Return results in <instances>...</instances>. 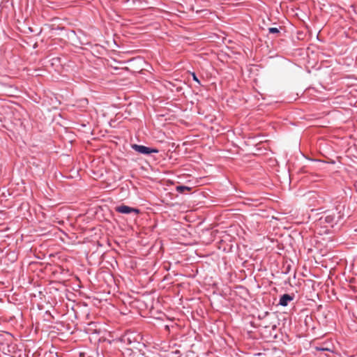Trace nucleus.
Listing matches in <instances>:
<instances>
[{"mask_svg":"<svg viewBox=\"0 0 357 357\" xmlns=\"http://www.w3.org/2000/svg\"><path fill=\"white\" fill-rule=\"evenodd\" d=\"M132 148L135 151L144 154V155H149L151 153H158V150L155 149H151L150 147H147L143 145L138 144H132Z\"/></svg>","mask_w":357,"mask_h":357,"instance_id":"1","label":"nucleus"},{"mask_svg":"<svg viewBox=\"0 0 357 357\" xmlns=\"http://www.w3.org/2000/svg\"><path fill=\"white\" fill-rule=\"evenodd\" d=\"M115 209L116 212L123 214H128L130 213H135V214H138L139 213V209L126 205L118 206L116 207Z\"/></svg>","mask_w":357,"mask_h":357,"instance_id":"2","label":"nucleus"},{"mask_svg":"<svg viewBox=\"0 0 357 357\" xmlns=\"http://www.w3.org/2000/svg\"><path fill=\"white\" fill-rule=\"evenodd\" d=\"M294 299V297L289 294H283L279 301V304L282 306H287L288 303Z\"/></svg>","mask_w":357,"mask_h":357,"instance_id":"3","label":"nucleus"},{"mask_svg":"<svg viewBox=\"0 0 357 357\" xmlns=\"http://www.w3.org/2000/svg\"><path fill=\"white\" fill-rule=\"evenodd\" d=\"M280 32V29L277 27H271L268 29L269 33H278Z\"/></svg>","mask_w":357,"mask_h":357,"instance_id":"4","label":"nucleus"},{"mask_svg":"<svg viewBox=\"0 0 357 357\" xmlns=\"http://www.w3.org/2000/svg\"><path fill=\"white\" fill-rule=\"evenodd\" d=\"M316 350L317 351H331V350L328 348H326V347H316Z\"/></svg>","mask_w":357,"mask_h":357,"instance_id":"5","label":"nucleus"},{"mask_svg":"<svg viewBox=\"0 0 357 357\" xmlns=\"http://www.w3.org/2000/svg\"><path fill=\"white\" fill-rule=\"evenodd\" d=\"M192 79L196 82L197 83H198L199 84H200V81L199 79L197 78V75H195V73H192Z\"/></svg>","mask_w":357,"mask_h":357,"instance_id":"6","label":"nucleus"},{"mask_svg":"<svg viewBox=\"0 0 357 357\" xmlns=\"http://www.w3.org/2000/svg\"><path fill=\"white\" fill-rule=\"evenodd\" d=\"M184 189H190L188 187L184 186V185H180L177 187V190L180 191H183Z\"/></svg>","mask_w":357,"mask_h":357,"instance_id":"7","label":"nucleus"}]
</instances>
